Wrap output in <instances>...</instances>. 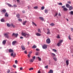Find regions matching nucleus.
<instances>
[{
	"mask_svg": "<svg viewBox=\"0 0 73 73\" xmlns=\"http://www.w3.org/2000/svg\"><path fill=\"white\" fill-rule=\"evenodd\" d=\"M9 53H11V56H13V57L16 56V54L13 53V50L12 49H9Z\"/></svg>",
	"mask_w": 73,
	"mask_h": 73,
	"instance_id": "1",
	"label": "nucleus"
},
{
	"mask_svg": "<svg viewBox=\"0 0 73 73\" xmlns=\"http://www.w3.org/2000/svg\"><path fill=\"white\" fill-rule=\"evenodd\" d=\"M63 42V40H59L58 42V43L57 44V46H60L61 45V44H62V42Z\"/></svg>",
	"mask_w": 73,
	"mask_h": 73,
	"instance_id": "2",
	"label": "nucleus"
},
{
	"mask_svg": "<svg viewBox=\"0 0 73 73\" xmlns=\"http://www.w3.org/2000/svg\"><path fill=\"white\" fill-rule=\"evenodd\" d=\"M62 8H63V11H68V9L65 7V6H62Z\"/></svg>",
	"mask_w": 73,
	"mask_h": 73,
	"instance_id": "3",
	"label": "nucleus"
},
{
	"mask_svg": "<svg viewBox=\"0 0 73 73\" xmlns=\"http://www.w3.org/2000/svg\"><path fill=\"white\" fill-rule=\"evenodd\" d=\"M46 43L47 44H50V39L48 38L46 40Z\"/></svg>",
	"mask_w": 73,
	"mask_h": 73,
	"instance_id": "4",
	"label": "nucleus"
},
{
	"mask_svg": "<svg viewBox=\"0 0 73 73\" xmlns=\"http://www.w3.org/2000/svg\"><path fill=\"white\" fill-rule=\"evenodd\" d=\"M18 35H19V34L17 33L15 34V33H13L12 35V36H15L16 37H17Z\"/></svg>",
	"mask_w": 73,
	"mask_h": 73,
	"instance_id": "5",
	"label": "nucleus"
},
{
	"mask_svg": "<svg viewBox=\"0 0 73 73\" xmlns=\"http://www.w3.org/2000/svg\"><path fill=\"white\" fill-rule=\"evenodd\" d=\"M47 45L46 44H44L42 46V48L43 49H46L47 48Z\"/></svg>",
	"mask_w": 73,
	"mask_h": 73,
	"instance_id": "6",
	"label": "nucleus"
},
{
	"mask_svg": "<svg viewBox=\"0 0 73 73\" xmlns=\"http://www.w3.org/2000/svg\"><path fill=\"white\" fill-rule=\"evenodd\" d=\"M4 36H5V37H7V38H8L9 37L7 33L5 34L4 35Z\"/></svg>",
	"mask_w": 73,
	"mask_h": 73,
	"instance_id": "7",
	"label": "nucleus"
},
{
	"mask_svg": "<svg viewBox=\"0 0 73 73\" xmlns=\"http://www.w3.org/2000/svg\"><path fill=\"white\" fill-rule=\"evenodd\" d=\"M21 48L22 49H23V50H25V48L24 46L23 45L21 46Z\"/></svg>",
	"mask_w": 73,
	"mask_h": 73,
	"instance_id": "8",
	"label": "nucleus"
},
{
	"mask_svg": "<svg viewBox=\"0 0 73 73\" xmlns=\"http://www.w3.org/2000/svg\"><path fill=\"white\" fill-rule=\"evenodd\" d=\"M69 8V10L71 11L73 9V7L72 6H70Z\"/></svg>",
	"mask_w": 73,
	"mask_h": 73,
	"instance_id": "9",
	"label": "nucleus"
},
{
	"mask_svg": "<svg viewBox=\"0 0 73 73\" xmlns=\"http://www.w3.org/2000/svg\"><path fill=\"white\" fill-rule=\"evenodd\" d=\"M36 35L37 36H41V35L40 34L38 33H36Z\"/></svg>",
	"mask_w": 73,
	"mask_h": 73,
	"instance_id": "10",
	"label": "nucleus"
},
{
	"mask_svg": "<svg viewBox=\"0 0 73 73\" xmlns=\"http://www.w3.org/2000/svg\"><path fill=\"white\" fill-rule=\"evenodd\" d=\"M1 12H2V13H5L6 12V10L3 9L1 11Z\"/></svg>",
	"mask_w": 73,
	"mask_h": 73,
	"instance_id": "11",
	"label": "nucleus"
},
{
	"mask_svg": "<svg viewBox=\"0 0 73 73\" xmlns=\"http://www.w3.org/2000/svg\"><path fill=\"white\" fill-rule=\"evenodd\" d=\"M16 42H17L16 41H14L12 42V44L13 45H14L16 44Z\"/></svg>",
	"mask_w": 73,
	"mask_h": 73,
	"instance_id": "12",
	"label": "nucleus"
},
{
	"mask_svg": "<svg viewBox=\"0 0 73 73\" xmlns=\"http://www.w3.org/2000/svg\"><path fill=\"white\" fill-rule=\"evenodd\" d=\"M26 33H21L22 36H24V37L26 35Z\"/></svg>",
	"mask_w": 73,
	"mask_h": 73,
	"instance_id": "13",
	"label": "nucleus"
},
{
	"mask_svg": "<svg viewBox=\"0 0 73 73\" xmlns=\"http://www.w3.org/2000/svg\"><path fill=\"white\" fill-rule=\"evenodd\" d=\"M66 6L67 8H68L70 7V5L67 3L66 4Z\"/></svg>",
	"mask_w": 73,
	"mask_h": 73,
	"instance_id": "14",
	"label": "nucleus"
},
{
	"mask_svg": "<svg viewBox=\"0 0 73 73\" xmlns=\"http://www.w3.org/2000/svg\"><path fill=\"white\" fill-rule=\"evenodd\" d=\"M27 21H23V25H25L26 23H27Z\"/></svg>",
	"mask_w": 73,
	"mask_h": 73,
	"instance_id": "15",
	"label": "nucleus"
},
{
	"mask_svg": "<svg viewBox=\"0 0 73 73\" xmlns=\"http://www.w3.org/2000/svg\"><path fill=\"white\" fill-rule=\"evenodd\" d=\"M6 40H5L3 41V42H2V43L3 44V45H5V44H6Z\"/></svg>",
	"mask_w": 73,
	"mask_h": 73,
	"instance_id": "16",
	"label": "nucleus"
},
{
	"mask_svg": "<svg viewBox=\"0 0 73 73\" xmlns=\"http://www.w3.org/2000/svg\"><path fill=\"white\" fill-rule=\"evenodd\" d=\"M29 36H30L29 34L26 33L25 36V37H28Z\"/></svg>",
	"mask_w": 73,
	"mask_h": 73,
	"instance_id": "17",
	"label": "nucleus"
},
{
	"mask_svg": "<svg viewBox=\"0 0 73 73\" xmlns=\"http://www.w3.org/2000/svg\"><path fill=\"white\" fill-rule=\"evenodd\" d=\"M66 65L67 66H68V65H69V60H66Z\"/></svg>",
	"mask_w": 73,
	"mask_h": 73,
	"instance_id": "18",
	"label": "nucleus"
},
{
	"mask_svg": "<svg viewBox=\"0 0 73 73\" xmlns=\"http://www.w3.org/2000/svg\"><path fill=\"white\" fill-rule=\"evenodd\" d=\"M53 71L52 70H50L49 72H48V73H53Z\"/></svg>",
	"mask_w": 73,
	"mask_h": 73,
	"instance_id": "19",
	"label": "nucleus"
},
{
	"mask_svg": "<svg viewBox=\"0 0 73 73\" xmlns=\"http://www.w3.org/2000/svg\"><path fill=\"white\" fill-rule=\"evenodd\" d=\"M53 59L55 61H57V58H56V57H54L53 58Z\"/></svg>",
	"mask_w": 73,
	"mask_h": 73,
	"instance_id": "20",
	"label": "nucleus"
},
{
	"mask_svg": "<svg viewBox=\"0 0 73 73\" xmlns=\"http://www.w3.org/2000/svg\"><path fill=\"white\" fill-rule=\"evenodd\" d=\"M48 10L47 9H45L44 10V12L45 13H48Z\"/></svg>",
	"mask_w": 73,
	"mask_h": 73,
	"instance_id": "21",
	"label": "nucleus"
},
{
	"mask_svg": "<svg viewBox=\"0 0 73 73\" xmlns=\"http://www.w3.org/2000/svg\"><path fill=\"white\" fill-rule=\"evenodd\" d=\"M37 58H38V60L40 61H41V58H40V57H37Z\"/></svg>",
	"mask_w": 73,
	"mask_h": 73,
	"instance_id": "22",
	"label": "nucleus"
},
{
	"mask_svg": "<svg viewBox=\"0 0 73 73\" xmlns=\"http://www.w3.org/2000/svg\"><path fill=\"white\" fill-rule=\"evenodd\" d=\"M11 27H13V28H15V25H14L12 24H11Z\"/></svg>",
	"mask_w": 73,
	"mask_h": 73,
	"instance_id": "23",
	"label": "nucleus"
},
{
	"mask_svg": "<svg viewBox=\"0 0 73 73\" xmlns=\"http://www.w3.org/2000/svg\"><path fill=\"white\" fill-rule=\"evenodd\" d=\"M52 57H55L56 56V54L53 53H52Z\"/></svg>",
	"mask_w": 73,
	"mask_h": 73,
	"instance_id": "24",
	"label": "nucleus"
},
{
	"mask_svg": "<svg viewBox=\"0 0 73 73\" xmlns=\"http://www.w3.org/2000/svg\"><path fill=\"white\" fill-rule=\"evenodd\" d=\"M17 18H20V14H18L17 15Z\"/></svg>",
	"mask_w": 73,
	"mask_h": 73,
	"instance_id": "25",
	"label": "nucleus"
},
{
	"mask_svg": "<svg viewBox=\"0 0 73 73\" xmlns=\"http://www.w3.org/2000/svg\"><path fill=\"white\" fill-rule=\"evenodd\" d=\"M33 61H34V59H31V60H30V62H33Z\"/></svg>",
	"mask_w": 73,
	"mask_h": 73,
	"instance_id": "26",
	"label": "nucleus"
},
{
	"mask_svg": "<svg viewBox=\"0 0 73 73\" xmlns=\"http://www.w3.org/2000/svg\"><path fill=\"white\" fill-rule=\"evenodd\" d=\"M39 18L41 20H42L43 21L44 20V18H43L42 17H39Z\"/></svg>",
	"mask_w": 73,
	"mask_h": 73,
	"instance_id": "27",
	"label": "nucleus"
},
{
	"mask_svg": "<svg viewBox=\"0 0 73 73\" xmlns=\"http://www.w3.org/2000/svg\"><path fill=\"white\" fill-rule=\"evenodd\" d=\"M33 48H37V46H36V45H34L32 47Z\"/></svg>",
	"mask_w": 73,
	"mask_h": 73,
	"instance_id": "28",
	"label": "nucleus"
},
{
	"mask_svg": "<svg viewBox=\"0 0 73 73\" xmlns=\"http://www.w3.org/2000/svg\"><path fill=\"white\" fill-rule=\"evenodd\" d=\"M32 23H33V25H35V27H36V26H37V25H36V23H35V22H33Z\"/></svg>",
	"mask_w": 73,
	"mask_h": 73,
	"instance_id": "29",
	"label": "nucleus"
},
{
	"mask_svg": "<svg viewBox=\"0 0 73 73\" xmlns=\"http://www.w3.org/2000/svg\"><path fill=\"white\" fill-rule=\"evenodd\" d=\"M5 16H6V17H8L9 16L8 14L7 13H6Z\"/></svg>",
	"mask_w": 73,
	"mask_h": 73,
	"instance_id": "30",
	"label": "nucleus"
},
{
	"mask_svg": "<svg viewBox=\"0 0 73 73\" xmlns=\"http://www.w3.org/2000/svg\"><path fill=\"white\" fill-rule=\"evenodd\" d=\"M1 22H4L5 21H4V19H2L1 20Z\"/></svg>",
	"mask_w": 73,
	"mask_h": 73,
	"instance_id": "31",
	"label": "nucleus"
},
{
	"mask_svg": "<svg viewBox=\"0 0 73 73\" xmlns=\"http://www.w3.org/2000/svg\"><path fill=\"white\" fill-rule=\"evenodd\" d=\"M38 32H39V33H41V30H40V29H38Z\"/></svg>",
	"mask_w": 73,
	"mask_h": 73,
	"instance_id": "32",
	"label": "nucleus"
},
{
	"mask_svg": "<svg viewBox=\"0 0 73 73\" xmlns=\"http://www.w3.org/2000/svg\"><path fill=\"white\" fill-rule=\"evenodd\" d=\"M69 13H70L71 15H73V11H71V12H70Z\"/></svg>",
	"mask_w": 73,
	"mask_h": 73,
	"instance_id": "33",
	"label": "nucleus"
},
{
	"mask_svg": "<svg viewBox=\"0 0 73 73\" xmlns=\"http://www.w3.org/2000/svg\"><path fill=\"white\" fill-rule=\"evenodd\" d=\"M57 15H58V13H56L54 17H55V16H57Z\"/></svg>",
	"mask_w": 73,
	"mask_h": 73,
	"instance_id": "34",
	"label": "nucleus"
},
{
	"mask_svg": "<svg viewBox=\"0 0 73 73\" xmlns=\"http://www.w3.org/2000/svg\"><path fill=\"white\" fill-rule=\"evenodd\" d=\"M29 70L31 71V70H33V68H30Z\"/></svg>",
	"mask_w": 73,
	"mask_h": 73,
	"instance_id": "35",
	"label": "nucleus"
},
{
	"mask_svg": "<svg viewBox=\"0 0 73 73\" xmlns=\"http://www.w3.org/2000/svg\"><path fill=\"white\" fill-rule=\"evenodd\" d=\"M52 50L53 51H54V52H57V50H56V49H52Z\"/></svg>",
	"mask_w": 73,
	"mask_h": 73,
	"instance_id": "36",
	"label": "nucleus"
},
{
	"mask_svg": "<svg viewBox=\"0 0 73 73\" xmlns=\"http://www.w3.org/2000/svg\"><path fill=\"white\" fill-rule=\"evenodd\" d=\"M13 66V68H16V65H14Z\"/></svg>",
	"mask_w": 73,
	"mask_h": 73,
	"instance_id": "37",
	"label": "nucleus"
},
{
	"mask_svg": "<svg viewBox=\"0 0 73 73\" xmlns=\"http://www.w3.org/2000/svg\"><path fill=\"white\" fill-rule=\"evenodd\" d=\"M50 25H51V26H54V24L53 23H52L50 24Z\"/></svg>",
	"mask_w": 73,
	"mask_h": 73,
	"instance_id": "38",
	"label": "nucleus"
},
{
	"mask_svg": "<svg viewBox=\"0 0 73 73\" xmlns=\"http://www.w3.org/2000/svg\"><path fill=\"white\" fill-rule=\"evenodd\" d=\"M34 8L35 9H37V8H38V7H37V6H36L35 7H34Z\"/></svg>",
	"mask_w": 73,
	"mask_h": 73,
	"instance_id": "39",
	"label": "nucleus"
},
{
	"mask_svg": "<svg viewBox=\"0 0 73 73\" xmlns=\"http://www.w3.org/2000/svg\"><path fill=\"white\" fill-rule=\"evenodd\" d=\"M7 27H9L10 26H11V25H10V24H9V23L7 24Z\"/></svg>",
	"mask_w": 73,
	"mask_h": 73,
	"instance_id": "40",
	"label": "nucleus"
},
{
	"mask_svg": "<svg viewBox=\"0 0 73 73\" xmlns=\"http://www.w3.org/2000/svg\"><path fill=\"white\" fill-rule=\"evenodd\" d=\"M68 38L69 40H71V38H70V35H69L68 36Z\"/></svg>",
	"mask_w": 73,
	"mask_h": 73,
	"instance_id": "41",
	"label": "nucleus"
},
{
	"mask_svg": "<svg viewBox=\"0 0 73 73\" xmlns=\"http://www.w3.org/2000/svg\"><path fill=\"white\" fill-rule=\"evenodd\" d=\"M7 5L9 7H11V6H12V5H11L8 3L7 4Z\"/></svg>",
	"mask_w": 73,
	"mask_h": 73,
	"instance_id": "42",
	"label": "nucleus"
},
{
	"mask_svg": "<svg viewBox=\"0 0 73 73\" xmlns=\"http://www.w3.org/2000/svg\"><path fill=\"white\" fill-rule=\"evenodd\" d=\"M58 5H62V4L61 3H58Z\"/></svg>",
	"mask_w": 73,
	"mask_h": 73,
	"instance_id": "43",
	"label": "nucleus"
},
{
	"mask_svg": "<svg viewBox=\"0 0 73 73\" xmlns=\"http://www.w3.org/2000/svg\"><path fill=\"white\" fill-rule=\"evenodd\" d=\"M47 34V35H49V34H50V31H48Z\"/></svg>",
	"mask_w": 73,
	"mask_h": 73,
	"instance_id": "44",
	"label": "nucleus"
},
{
	"mask_svg": "<svg viewBox=\"0 0 73 73\" xmlns=\"http://www.w3.org/2000/svg\"><path fill=\"white\" fill-rule=\"evenodd\" d=\"M57 38H60V36H59V35H58V36H57Z\"/></svg>",
	"mask_w": 73,
	"mask_h": 73,
	"instance_id": "45",
	"label": "nucleus"
},
{
	"mask_svg": "<svg viewBox=\"0 0 73 73\" xmlns=\"http://www.w3.org/2000/svg\"><path fill=\"white\" fill-rule=\"evenodd\" d=\"M41 9L42 10H43V9H44V7L43 6L41 8Z\"/></svg>",
	"mask_w": 73,
	"mask_h": 73,
	"instance_id": "46",
	"label": "nucleus"
},
{
	"mask_svg": "<svg viewBox=\"0 0 73 73\" xmlns=\"http://www.w3.org/2000/svg\"><path fill=\"white\" fill-rule=\"evenodd\" d=\"M7 73H9L10 72V70H8L7 72Z\"/></svg>",
	"mask_w": 73,
	"mask_h": 73,
	"instance_id": "47",
	"label": "nucleus"
},
{
	"mask_svg": "<svg viewBox=\"0 0 73 73\" xmlns=\"http://www.w3.org/2000/svg\"><path fill=\"white\" fill-rule=\"evenodd\" d=\"M15 62L16 64H17V62H18V61L17 60H15Z\"/></svg>",
	"mask_w": 73,
	"mask_h": 73,
	"instance_id": "48",
	"label": "nucleus"
},
{
	"mask_svg": "<svg viewBox=\"0 0 73 73\" xmlns=\"http://www.w3.org/2000/svg\"><path fill=\"white\" fill-rule=\"evenodd\" d=\"M28 57L29 58H30V57H31V55L30 54H29L28 55Z\"/></svg>",
	"mask_w": 73,
	"mask_h": 73,
	"instance_id": "49",
	"label": "nucleus"
},
{
	"mask_svg": "<svg viewBox=\"0 0 73 73\" xmlns=\"http://www.w3.org/2000/svg\"><path fill=\"white\" fill-rule=\"evenodd\" d=\"M33 59L34 60H35V58H36V57L35 56H33Z\"/></svg>",
	"mask_w": 73,
	"mask_h": 73,
	"instance_id": "50",
	"label": "nucleus"
},
{
	"mask_svg": "<svg viewBox=\"0 0 73 73\" xmlns=\"http://www.w3.org/2000/svg\"><path fill=\"white\" fill-rule=\"evenodd\" d=\"M18 20L19 21H22V19H18Z\"/></svg>",
	"mask_w": 73,
	"mask_h": 73,
	"instance_id": "51",
	"label": "nucleus"
},
{
	"mask_svg": "<svg viewBox=\"0 0 73 73\" xmlns=\"http://www.w3.org/2000/svg\"><path fill=\"white\" fill-rule=\"evenodd\" d=\"M67 3H68L69 4H71V2L70 1L67 2Z\"/></svg>",
	"mask_w": 73,
	"mask_h": 73,
	"instance_id": "52",
	"label": "nucleus"
},
{
	"mask_svg": "<svg viewBox=\"0 0 73 73\" xmlns=\"http://www.w3.org/2000/svg\"><path fill=\"white\" fill-rule=\"evenodd\" d=\"M36 56H38V52H36Z\"/></svg>",
	"mask_w": 73,
	"mask_h": 73,
	"instance_id": "53",
	"label": "nucleus"
},
{
	"mask_svg": "<svg viewBox=\"0 0 73 73\" xmlns=\"http://www.w3.org/2000/svg\"><path fill=\"white\" fill-rule=\"evenodd\" d=\"M58 16H61V14H60V13H58Z\"/></svg>",
	"mask_w": 73,
	"mask_h": 73,
	"instance_id": "54",
	"label": "nucleus"
},
{
	"mask_svg": "<svg viewBox=\"0 0 73 73\" xmlns=\"http://www.w3.org/2000/svg\"><path fill=\"white\" fill-rule=\"evenodd\" d=\"M20 70H23V67H21L20 68Z\"/></svg>",
	"mask_w": 73,
	"mask_h": 73,
	"instance_id": "55",
	"label": "nucleus"
},
{
	"mask_svg": "<svg viewBox=\"0 0 73 73\" xmlns=\"http://www.w3.org/2000/svg\"><path fill=\"white\" fill-rule=\"evenodd\" d=\"M32 52H31H31H29V54H31L32 53Z\"/></svg>",
	"mask_w": 73,
	"mask_h": 73,
	"instance_id": "56",
	"label": "nucleus"
},
{
	"mask_svg": "<svg viewBox=\"0 0 73 73\" xmlns=\"http://www.w3.org/2000/svg\"><path fill=\"white\" fill-rule=\"evenodd\" d=\"M22 12L23 13H24L25 12V11L23 10V11Z\"/></svg>",
	"mask_w": 73,
	"mask_h": 73,
	"instance_id": "57",
	"label": "nucleus"
},
{
	"mask_svg": "<svg viewBox=\"0 0 73 73\" xmlns=\"http://www.w3.org/2000/svg\"><path fill=\"white\" fill-rule=\"evenodd\" d=\"M24 53H25V54H27V51H25L24 52Z\"/></svg>",
	"mask_w": 73,
	"mask_h": 73,
	"instance_id": "58",
	"label": "nucleus"
},
{
	"mask_svg": "<svg viewBox=\"0 0 73 73\" xmlns=\"http://www.w3.org/2000/svg\"><path fill=\"white\" fill-rule=\"evenodd\" d=\"M47 30L48 32H49V31H50V30H49V29H47Z\"/></svg>",
	"mask_w": 73,
	"mask_h": 73,
	"instance_id": "59",
	"label": "nucleus"
},
{
	"mask_svg": "<svg viewBox=\"0 0 73 73\" xmlns=\"http://www.w3.org/2000/svg\"><path fill=\"white\" fill-rule=\"evenodd\" d=\"M17 3H20V0H17Z\"/></svg>",
	"mask_w": 73,
	"mask_h": 73,
	"instance_id": "60",
	"label": "nucleus"
},
{
	"mask_svg": "<svg viewBox=\"0 0 73 73\" xmlns=\"http://www.w3.org/2000/svg\"><path fill=\"white\" fill-rule=\"evenodd\" d=\"M48 66H47L45 67V68H48Z\"/></svg>",
	"mask_w": 73,
	"mask_h": 73,
	"instance_id": "61",
	"label": "nucleus"
},
{
	"mask_svg": "<svg viewBox=\"0 0 73 73\" xmlns=\"http://www.w3.org/2000/svg\"><path fill=\"white\" fill-rule=\"evenodd\" d=\"M20 38H21V39L23 38V36H21L20 37Z\"/></svg>",
	"mask_w": 73,
	"mask_h": 73,
	"instance_id": "62",
	"label": "nucleus"
},
{
	"mask_svg": "<svg viewBox=\"0 0 73 73\" xmlns=\"http://www.w3.org/2000/svg\"><path fill=\"white\" fill-rule=\"evenodd\" d=\"M40 70H39L38 72V73H40Z\"/></svg>",
	"mask_w": 73,
	"mask_h": 73,
	"instance_id": "63",
	"label": "nucleus"
},
{
	"mask_svg": "<svg viewBox=\"0 0 73 73\" xmlns=\"http://www.w3.org/2000/svg\"><path fill=\"white\" fill-rule=\"evenodd\" d=\"M71 29L72 31H73V28H71Z\"/></svg>",
	"mask_w": 73,
	"mask_h": 73,
	"instance_id": "64",
	"label": "nucleus"
}]
</instances>
